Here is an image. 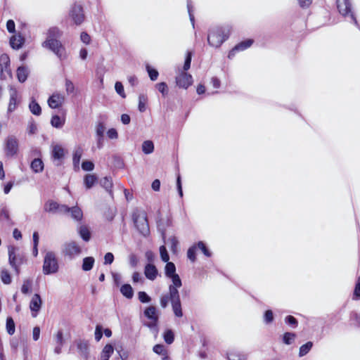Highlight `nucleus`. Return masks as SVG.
Returning a JSON list of instances; mask_svg holds the SVG:
<instances>
[{"label":"nucleus","instance_id":"nucleus-11","mask_svg":"<svg viewBox=\"0 0 360 360\" xmlns=\"http://www.w3.org/2000/svg\"><path fill=\"white\" fill-rule=\"evenodd\" d=\"M44 210L49 213L66 214L69 207L66 205L59 204L53 200H49L44 203Z\"/></svg>","mask_w":360,"mask_h":360},{"label":"nucleus","instance_id":"nucleus-57","mask_svg":"<svg viewBox=\"0 0 360 360\" xmlns=\"http://www.w3.org/2000/svg\"><path fill=\"white\" fill-rule=\"evenodd\" d=\"M198 248L202 250L203 254L207 257L211 256V252L208 250V249L206 248L205 243L202 241L198 242Z\"/></svg>","mask_w":360,"mask_h":360},{"label":"nucleus","instance_id":"nucleus-21","mask_svg":"<svg viewBox=\"0 0 360 360\" xmlns=\"http://www.w3.org/2000/svg\"><path fill=\"white\" fill-rule=\"evenodd\" d=\"M66 214H70V217L75 221H79L82 219L83 212L80 207L74 206L69 207Z\"/></svg>","mask_w":360,"mask_h":360},{"label":"nucleus","instance_id":"nucleus-34","mask_svg":"<svg viewBox=\"0 0 360 360\" xmlns=\"http://www.w3.org/2000/svg\"><path fill=\"white\" fill-rule=\"evenodd\" d=\"M100 184L101 186H103L112 195L111 188L112 187V183L111 179L105 176L101 179Z\"/></svg>","mask_w":360,"mask_h":360},{"label":"nucleus","instance_id":"nucleus-47","mask_svg":"<svg viewBox=\"0 0 360 360\" xmlns=\"http://www.w3.org/2000/svg\"><path fill=\"white\" fill-rule=\"evenodd\" d=\"M32 286V281L27 279L24 281L23 284L21 287V291L23 294H27L30 291Z\"/></svg>","mask_w":360,"mask_h":360},{"label":"nucleus","instance_id":"nucleus-1","mask_svg":"<svg viewBox=\"0 0 360 360\" xmlns=\"http://www.w3.org/2000/svg\"><path fill=\"white\" fill-rule=\"evenodd\" d=\"M63 32L57 27L49 28L46 33V39L42 43V46L53 52L60 60L66 58L65 48L60 41Z\"/></svg>","mask_w":360,"mask_h":360},{"label":"nucleus","instance_id":"nucleus-26","mask_svg":"<svg viewBox=\"0 0 360 360\" xmlns=\"http://www.w3.org/2000/svg\"><path fill=\"white\" fill-rule=\"evenodd\" d=\"M120 292L127 299H131L134 296V290L129 284H124L120 288Z\"/></svg>","mask_w":360,"mask_h":360},{"label":"nucleus","instance_id":"nucleus-8","mask_svg":"<svg viewBox=\"0 0 360 360\" xmlns=\"http://www.w3.org/2000/svg\"><path fill=\"white\" fill-rule=\"evenodd\" d=\"M19 150V141L14 135L8 136L4 141V151L8 158L15 156Z\"/></svg>","mask_w":360,"mask_h":360},{"label":"nucleus","instance_id":"nucleus-55","mask_svg":"<svg viewBox=\"0 0 360 360\" xmlns=\"http://www.w3.org/2000/svg\"><path fill=\"white\" fill-rule=\"evenodd\" d=\"M82 168L84 171H92L94 168V165L91 161H84L82 164Z\"/></svg>","mask_w":360,"mask_h":360},{"label":"nucleus","instance_id":"nucleus-35","mask_svg":"<svg viewBox=\"0 0 360 360\" xmlns=\"http://www.w3.org/2000/svg\"><path fill=\"white\" fill-rule=\"evenodd\" d=\"M147 102V96L145 94H140L139 96V110L140 112H143L146 111Z\"/></svg>","mask_w":360,"mask_h":360},{"label":"nucleus","instance_id":"nucleus-40","mask_svg":"<svg viewBox=\"0 0 360 360\" xmlns=\"http://www.w3.org/2000/svg\"><path fill=\"white\" fill-rule=\"evenodd\" d=\"M164 340L166 343L170 345L174 342V335L172 330H167L163 335Z\"/></svg>","mask_w":360,"mask_h":360},{"label":"nucleus","instance_id":"nucleus-9","mask_svg":"<svg viewBox=\"0 0 360 360\" xmlns=\"http://www.w3.org/2000/svg\"><path fill=\"white\" fill-rule=\"evenodd\" d=\"M165 275L172 279V284L169 285V290L172 288H179L182 285L179 276L176 274V266L174 263L167 262L165 268Z\"/></svg>","mask_w":360,"mask_h":360},{"label":"nucleus","instance_id":"nucleus-28","mask_svg":"<svg viewBox=\"0 0 360 360\" xmlns=\"http://www.w3.org/2000/svg\"><path fill=\"white\" fill-rule=\"evenodd\" d=\"M114 348L111 345H106L101 352V360H109V358L112 354Z\"/></svg>","mask_w":360,"mask_h":360},{"label":"nucleus","instance_id":"nucleus-46","mask_svg":"<svg viewBox=\"0 0 360 360\" xmlns=\"http://www.w3.org/2000/svg\"><path fill=\"white\" fill-rule=\"evenodd\" d=\"M82 149L78 148L77 149L73 154V163L75 165H78L80 161V159L82 156Z\"/></svg>","mask_w":360,"mask_h":360},{"label":"nucleus","instance_id":"nucleus-13","mask_svg":"<svg viewBox=\"0 0 360 360\" xmlns=\"http://www.w3.org/2000/svg\"><path fill=\"white\" fill-rule=\"evenodd\" d=\"M70 17L77 25H81L84 20V15L82 6L74 4L70 11Z\"/></svg>","mask_w":360,"mask_h":360},{"label":"nucleus","instance_id":"nucleus-2","mask_svg":"<svg viewBox=\"0 0 360 360\" xmlns=\"http://www.w3.org/2000/svg\"><path fill=\"white\" fill-rule=\"evenodd\" d=\"M169 301L171 302L174 315L177 317H181L183 312L178 288H172L171 290H169L167 294L162 295L160 300V306L162 308H166Z\"/></svg>","mask_w":360,"mask_h":360},{"label":"nucleus","instance_id":"nucleus-5","mask_svg":"<svg viewBox=\"0 0 360 360\" xmlns=\"http://www.w3.org/2000/svg\"><path fill=\"white\" fill-rule=\"evenodd\" d=\"M134 224L139 232L143 236L150 233L147 215L145 212L136 210L132 214Z\"/></svg>","mask_w":360,"mask_h":360},{"label":"nucleus","instance_id":"nucleus-31","mask_svg":"<svg viewBox=\"0 0 360 360\" xmlns=\"http://www.w3.org/2000/svg\"><path fill=\"white\" fill-rule=\"evenodd\" d=\"M28 75V70L25 67H19L17 70V77L20 82H24Z\"/></svg>","mask_w":360,"mask_h":360},{"label":"nucleus","instance_id":"nucleus-25","mask_svg":"<svg viewBox=\"0 0 360 360\" xmlns=\"http://www.w3.org/2000/svg\"><path fill=\"white\" fill-rule=\"evenodd\" d=\"M30 167L34 172H41L44 169V163L41 159L35 158L32 161Z\"/></svg>","mask_w":360,"mask_h":360},{"label":"nucleus","instance_id":"nucleus-63","mask_svg":"<svg viewBox=\"0 0 360 360\" xmlns=\"http://www.w3.org/2000/svg\"><path fill=\"white\" fill-rule=\"evenodd\" d=\"M6 28L8 32L14 33L15 31V22L13 20H8L6 22Z\"/></svg>","mask_w":360,"mask_h":360},{"label":"nucleus","instance_id":"nucleus-53","mask_svg":"<svg viewBox=\"0 0 360 360\" xmlns=\"http://www.w3.org/2000/svg\"><path fill=\"white\" fill-rule=\"evenodd\" d=\"M65 90L68 94H72L75 91V86L73 83L68 79L65 80Z\"/></svg>","mask_w":360,"mask_h":360},{"label":"nucleus","instance_id":"nucleus-19","mask_svg":"<svg viewBox=\"0 0 360 360\" xmlns=\"http://www.w3.org/2000/svg\"><path fill=\"white\" fill-rule=\"evenodd\" d=\"M77 345L78 352L80 355L83 356L84 359L88 358L89 353V343L87 341L79 340L75 342Z\"/></svg>","mask_w":360,"mask_h":360},{"label":"nucleus","instance_id":"nucleus-29","mask_svg":"<svg viewBox=\"0 0 360 360\" xmlns=\"http://www.w3.org/2000/svg\"><path fill=\"white\" fill-rule=\"evenodd\" d=\"M64 156V150L63 148L58 145L53 146L52 150V157L54 160H60Z\"/></svg>","mask_w":360,"mask_h":360},{"label":"nucleus","instance_id":"nucleus-18","mask_svg":"<svg viewBox=\"0 0 360 360\" xmlns=\"http://www.w3.org/2000/svg\"><path fill=\"white\" fill-rule=\"evenodd\" d=\"M252 43L253 40L252 39H248L240 42L229 51L228 57L229 58H233L236 51H243L249 48L252 44Z\"/></svg>","mask_w":360,"mask_h":360},{"label":"nucleus","instance_id":"nucleus-6","mask_svg":"<svg viewBox=\"0 0 360 360\" xmlns=\"http://www.w3.org/2000/svg\"><path fill=\"white\" fill-rule=\"evenodd\" d=\"M58 269L56 254L52 251H48L44 258L43 273L45 275L53 274L58 272Z\"/></svg>","mask_w":360,"mask_h":360},{"label":"nucleus","instance_id":"nucleus-4","mask_svg":"<svg viewBox=\"0 0 360 360\" xmlns=\"http://www.w3.org/2000/svg\"><path fill=\"white\" fill-rule=\"evenodd\" d=\"M192 58V53L190 51L187 52L184 65L183 67L184 71L181 72L176 77V85L180 88L187 89L193 84V77L190 74L186 73L185 71L188 70L191 67Z\"/></svg>","mask_w":360,"mask_h":360},{"label":"nucleus","instance_id":"nucleus-58","mask_svg":"<svg viewBox=\"0 0 360 360\" xmlns=\"http://www.w3.org/2000/svg\"><path fill=\"white\" fill-rule=\"evenodd\" d=\"M274 320V314L271 310H266L264 314V321L266 323H270Z\"/></svg>","mask_w":360,"mask_h":360},{"label":"nucleus","instance_id":"nucleus-36","mask_svg":"<svg viewBox=\"0 0 360 360\" xmlns=\"http://www.w3.org/2000/svg\"><path fill=\"white\" fill-rule=\"evenodd\" d=\"M142 150L145 154H150L154 150V144L151 141H145L142 144Z\"/></svg>","mask_w":360,"mask_h":360},{"label":"nucleus","instance_id":"nucleus-15","mask_svg":"<svg viewBox=\"0 0 360 360\" xmlns=\"http://www.w3.org/2000/svg\"><path fill=\"white\" fill-rule=\"evenodd\" d=\"M10 99L8 106V112L11 113L13 112L18 105L20 103V99L18 98V93L16 89L10 87L9 89Z\"/></svg>","mask_w":360,"mask_h":360},{"label":"nucleus","instance_id":"nucleus-44","mask_svg":"<svg viewBox=\"0 0 360 360\" xmlns=\"http://www.w3.org/2000/svg\"><path fill=\"white\" fill-rule=\"evenodd\" d=\"M156 89L162 94L166 96L168 94V86L165 82L158 83L155 85Z\"/></svg>","mask_w":360,"mask_h":360},{"label":"nucleus","instance_id":"nucleus-51","mask_svg":"<svg viewBox=\"0 0 360 360\" xmlns=\"http://www.w3.org/2000/svg\"><path fill=\"white\" fill-rule=\"evenodd\" d=\"M115 89L116 92L120 95L122 98H125V94L124 91V86L120 82H117L115 84Z\"/></svg>","mask_w":360,"mask_h":360},{"label":"nucleus","instance_id":"nucleus-3","mask_svg":"<svg viewBox=\"0 0 360 360\" xmlns=\"http://www.w3.org/2000/svg\"><path fill=\"white\" fill-rule=\"evenodd\" d=\"M230 33L231 29L228 26L214 27L209 32L208 43L211 46L218 48L229 38Z\"/></svg>","mask_w":360,"mask_h":360},{"label":"nucleus","instance_id":"nucleus-17","mask_svg":"<svg viewBox=\"0 0 360 360\" xmlns=\"http://www.w3.org/2000/svg\"><path fill=\"white\" fill-rule=\"evenodd\" d=\"M41 299L38 294H35L30 302V308L32 311V315L33 317H36L38 311L41 309Z\"/></svg>","mask_w":360,"mask_h":360},{"label":"nucleus","instance_id":"nucleus-20","mask_svg":"<svg viewBox=\"0 0 360 360\" xmlns=\"http://www.w3.org/2000/svg\"><path fill=\"white\" fill-rule=\"evenodd\" d=\"M144 274L148 279L154 281L158 275V269L155 265L148 264L145 266Z\"/></svg>","mask_w":360,"mask_h":360},{"label":"nucleus","instance_id":"nucleus-62","mask_svg":"<svg viewBox=\"0 0 360 360\" xmlns=\"http://www.w3.org/2000/svg\"><path fill=\"white\" fill-rule=\"evenodd\" d=\"M107 136L110 139H117L118 138V133L115 129L112 128L107 131Z\"/></svg>","mask_w":360,"mask_h":360},{"label":"nucleus","instance_id":"nucleus-23","mask_svg":"<svg viewBox=\"0 0 360 360\" xmlns=\"http://www.w3.org/2000/svg\"><path fill=\"white\" fill-rule=\"evenodd\" d=\"M144 315L150 321H158V316L157 314L156 307L154 306H150L147 307L144 311Z\"/></svg>","mask_w":360,"mask_h":360},{"label":"nucleus","instance_id":"nucleus-61","mask_svg":"<svg viewBox=\"0 0 360 360\" xmlns=\"http://www.w3.org/2000/svg\"><path fill=\"white\" fill-rule=\"evenodd\" d=\"M56 345H63V334L61 330H59L56 335Z\"/></svg>","mask_w":360,"mask_h":360},{"label":"nucleus","instance_id":"nucleus-49","mask_svg":"<svg viewBox=\"0 0 360 360\" xmlns=\"http://www.w3.org/2000/svg\"><path fill=\"white\" fill-rule=\"evenodd\" d=\"M105 130V124L103 122H98L96 127V133L97 136H104Z\"/></svg>","mask_w":360,"mask_h":360},{"label":"nucleus","instance_id":"nucleus-27","mask_svg":"<svg viewBox=\"0 0 360 360\" xmlns=\"http://www.w3.org/2000/svg\"><path fill=\"white\" fill-rule=\"evenodd\" d=\"M29 109L30 112L34 115L39 116L41 114V106L33 98L29 104Z\"/></svg>","mask_w":360,"mask_h":360},{"label":"nucleus","instance_id":"nucleus-60","mask_svg":"<svg viewBox=\"0 0 360 360\" xmlns=\"http://www.w3.org/2000/svg\"><path fill=\"white\" fill-rule=\"evenodd\" d=\"M351 319L354 321V324L357 327H360V315L356 312H352L351 314Z\"/></svg>","mask_w":360,"mask_h":360},{"label":"nucleus","instance_id":"nucleus-22","mask_svg":"<svg viewBox=\"0 0 360 360\" xmlns=\"http://www.w3.org/2000/svg\"><path fill=\"white\" fill-rule=\"evenodd\" d=\"M23 43L24 38L20 34L13 35L11 37L10 44L11 46L14 49H19L20 48H21Z\"/></svg>","mask_w":360,"mask_h":360},{"label":"nucleus","instance_id":"nucleus-45","mask_svg":"<svg viewBox=\"0 0 360 360\" xmlns=\"http://www.w3.org/2000/svg\"><path fill=\"white\" fill-rule=\"evenodd\" d=\"M27 131L28 134L30 135H34L37 131V127L36 123L34 122V120H30L28 123Z\"/></svg>","mask_w":360,"mask_h":360},{"label":"nucleus","instance_id":"nucleus-50","mask_svg":"<svg viewBox=\"0 0 360 360\" xmlns=\"http://www.w3.org/2000/svg\"><path fill=\"white\" fill-rule=\"evenodd\" d=\"M160 254L161 259L163 262H167L169 261V255L167 253L165 246H164V245L160 246Z\"/></svg>","mask_w":360,"mask_h":360},{"label":"nucleus","instance_id":"nucleus-56","mask_svg":"<svg viewBox=\"0 0 360 360\" xmlns=\"http://www.w3.org/2000/svg\"><path fill=\"white\" fill-rule=\"evenodd\" d=\"M169 243L171 245V250L173 252H176L178 245V240L176 237L173 236L169 238Z\"/></svg>","mask_w":360,"mask_h":360},{"label":"nucleus","instance_id":"nucleus-64","mask_svg":"<svg viewBox=\"0 0 360 360\" xmlns=\"http://www.w3.org/2000/svg\"><path fill=\"white\" fill-rule=\"evenodd\" d=\"M354 296L357 298L360 297V276L358 278L357 282L356 283Z\"/></svg>","mask_w":360,"mask_h":360},{"label":"nucleus","instance_id":"nucleus-43","mask_svg":"<svg viewBox=\"0 0 360 360\" xmlns=\"http://www.w3.org/2000/svg\"><path fill=\"white\" fill-rule=\"evenodd\" d=\"M146 70L148 73L149 77L152 81H155L159 75L158 72L153 68H151L149 65H146Z\"/></svg>","mask_w":360,"mask_h":360},{"label":"nucleus","instance_id":"nucleus-48","mask_svg":"<svg viewBox=\"0 0 360 360\" xmlns=\"http://www.w3.org/2000/svg\"><path fill=\"white\" fill-rule=\"evenodd\" d=\"M139 300L142 303H148L150 302L151 298L147 295L146 292L141 291L138 293Z\"/></svg>","mask_w":360,"mask_h":360},{"label":"nucleus","instance_id":"nucleus-42","mask_svg":"<svg viewBox=\"0 0 360 360\" xmlns=\"http://www.w3.org/2000/svg\"><path fill=\"white\" fill-rule=\"evenodd\" d=\"M295 338V333L287 332L283 335V341L286 345H290L294 341Z\"/></svg>","mask_w":360,"mask_h":360},{"label":"nucleus","instance_id":"nucleus-32","mask_svg":"<svg viewBox=\"0 0 360 360\" xmlns=\"http://www.w3.org/2000/svg\"><path fill=\"white\" fill-rule=\"evenodd\" d=\"M64 124H65L64 119H61L57 115L52 116L51 120V124L52 125V127L60 129V128L63 127Z\"/></svg>","mask_w":360,"mask_h":360},{"label":"nucleus","instance_id":"nucleus-30","mask_svg":"<svg viewBox=\"0 0 360 360\" xmlns=\"http://www.w3.org/2000/svg\"><path fill=\"white\" fill-rule=\"evenodd\" d=\"M95 260L92 257H87L83 259L82 269L84 271H90L94 264Z\"/></svg>","mask_w":360,"mask_h":360},{"label":"nucleus","instance_id":"nucleus-14","mask_svg":"<svg viewBox=\"0 0 360 360\" xmlns=\"http://www.w3.org/2000/svg\"><path fill=\"white\" fill-rule=\"evenodd\" d=\"M65 97L64 94L56 92L53 93L48 99V105L51 108H58L65 103Z\"/></svg>","mask_w":360,"mask_h":360},{"label":"nucleus","instance_id":"nucleus-24","mask_svg":"<svg viewBox=\"0 0 360 360\" xmlns=\"http://www.w3.org/2000/svg\"><path fill=\"white\" fill-rule=\"evenodd\" d=\"M0 64L4 68L6 74L11 77V70L10 69V58L7 54H2L0 57Z\"/></svg>","mask_w":360,"mask_h":360},{"label":"nucleus","instance_id":"nucleus-39","mask_svg":"<svg viewBox=\"0 0 360 360\" xmlns=\"http://www.w3.org/2000/svg\"><path fill=\"white\" fill-rule=\"evenodd\" d=\"M6 330L9 335H13L15 333V323L11 317H8L6 319Z\"/></svg>","mask_w":360,"mask_h":360},{"label":"nucleus","instance_id":"nucleus-52","mask_svg":"<svg viewBox=\"0 0 360 360\" xmlns=\"http://www.w3.org/2000/svg\"><path fill=\"white\" fill-rule=\"evenodd\" d=\"M153 352L158 354L165 355L167 354V351L165 346L162 345H155L153 347Z\"/></svg>","mask_w":360,"mask_h":360},{"label":"nucleus","instance_id":"nucleus-38","mask_svg":"<svg viewBox=\"0 0 360 360\" xmlns=\"http://www.w3.org/2000/svg\"><path fill=\"white\" fill-rule=\"evenodd\" d=\"M313 343L311 342H307L306 344L302 345L300 348L299 356H304L306 355L311 349Z\"/></svg>","mask_w":360,"mask_h":360},{"label":"nucleus","instance_id":"nucleus-41","mask_svg":"<svg viewBox=\"0 0 360 360\" xmlns=\"http://www.w3.org/2000/svg\"><path fill=\"white\" fill-rule=\"evenodd\" d=\"M1 279L5 284H10L11 283V277L8 270L2 269L1 271Z\"/></svg>","mask_w":360,"mask_h":360},{"label":"nucleus","instance_id":"nucleus-10","mask_svg":"<svg viewBox=\"0 0 360 360\" xmlns=\"http://www.w3.org/2000/svg\"><path fill=\"white\" fill-rule=\"evenodd\" d=\"M62 252L65 257L73 259L81 254L82 248L75 241H70L63 245Z\"/></svg>","mask_w":360,"mask_h":360},{"label":"nucleus","instance_id":"nucleus-33","mask_svg":"<svg viewBox=\"0 0 360 360\" xmlns=\"http://www.w3.org/2000/svg\"><path fill=\"white\" fill-rule=\"evenodd\" d=\"M97 181V178L94 174H86L84 177V185L86 188H91Z\"/></svg>","mask_w":360,"mask_h":360},{"label":"nucleus","instance_id":"nucleus-37","mask_svg":"<svg viewBox=\"0 0 360 360\" xmlns=\"http://www.w3.org/2000/svg\"><path fill=\"white\" fill-rule=\"evenodd\" d=\"M79 233L84 240L89 241L90 240L91 234L86 226H81L79 229Z\"/></svg>","mask_w":360,"mask_h":360},{"label":"nucleus","instance_id":"nucleus-54","mask_svg":"<svg viewBox=\"0 0 360 360\" xmlns=\"http://www.w3.org/2000/svg\"><path fill=\"white\" fill-rule=\"evenodd\" d=\"M285 321L286 323L292 326L293 328H296L297 326V321L292 316H287L285 319Z\"/></svg>","mask_w":360,"mask_h":360},{"label":"nucleus","instance_id":"nucleus-12","mask_svg":"<svg viewBox=\"0 0 360 360\" xmlns=\"http://www.w3.org/2000/svg\"><path fill=\"white\" fill-rule=\"evenodd\" d=\"M336 3L340 13L343 16L349 15L354 23L358 25L357 20L352 12V5L349 0H337Z\"/></svg>","mask_w":360,"mask_h":360},{"label":"nucleus","instance_id":"nucleus-16","mask_svg":"<svg viewBox=\"0 0 360 360\" xmlns=\"http://www.w3.org/2000/svg\"><path fill=\"white\" fill-rule=\"evenodd\" d=\"M0 222L8 227L14 224L10 217L9 210L6 205L0 206Z\"/></svg>","mask_w":360,"mask_h":360},{"label":"nucleus","instance_id":"nucleus-59","mask_svg":"<svg viewBox=\"0 0 360 360\" xmlns=\"http://www.w3.org/2000/svg\"><path fill=\"white\" fill-rule=\"evenodd\" d=\"M187 256H188V258L190 260H191L192 262L195 261L196 258H195V246L191 247L188 250Z\"/></svg>","mask_w":360,"mask_h":360},{"label":"nucleus","instance_id":"nucleus-7","mask_svg":"<svg viewBox=\"0 0 360 360\" xmlns=\"http://www.w3.org/2000/svg\"><path fill=\"white\" fill-rule=\"evenodd\" d=\"M18 248L14 246H9L8 248V263L14 269L15 274H20V266L25 262V256L22 254L17 253Z\"/></svg>","mask_w":360,"mask_h":360}]
</instances>
